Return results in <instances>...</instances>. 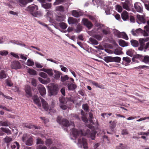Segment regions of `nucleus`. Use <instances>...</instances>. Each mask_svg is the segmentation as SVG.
<instances>
[{"instance_id":"obj_10","label":"nucleus","mask_w":149,"mask_h":149,"mask_svg":"<svg viewBox=\"0 0 149 149\" xmlns=\"http://www.w3.org/2000/svg\"><path fill=\"white\" fill-rule=\"evenodd\" d=\"M82 22L83 24L86 26L88 29L91 28L93 26V25L91 22L88 21L87 19H82Z\"/></svg>"},{"instance_id":"obj_50","label":"nucleus","mask_w":149,"mask_h":149,"mask_svg":"<svg viewBox=\"0 0 149 149\" xmlns=\"http://www.w3.org/2000/svg\"><path fill=\"white\" fill-rule=\"evenodd\" d=\"M82 26L80 24L77 25L76 29V32L77 33H79L82 31Z\"/></svg>"},{"instance_id":"obj_59","label":"nucleus","mask_w":149,"mask_h":149,"mask_svg":"<svg viewBox=\"0 0 149 149\" xmlns=\"http://www.w3.org/2000/svg\"><path fill=\"white\" fill-rule=\"evenodd\" d=\"M8 52L5 50L0 51V54L2 56H6L8 54Z\"/></svg>"},{"instance_id":"obj_35","label":"nucleus","mask_w":149,"mask_h":149,"mask_svg":"<svg viewBox=\"0 0 149 149\" xmlns=\"http://www.w3.org/2000/svg\"><path fill=\"white\" fill-rule=\"evenodd\" d=\"M76 87V86L72 84H71L68 86V89L70 90H72L75 89Z\"/></svg>"},{"instance_id":"obj_28","label":"nucleus","mask_w":149,"mask_h":149,"mask_svg":"<svg viewBox=\"0 0 149 149\" xmlns=\"http://www.w3.org/2000/svg\"><path fill=\"white\" fill-rule=\"evenodd\" d=\"M72 15L73 16L76 17H78L80 16L79 12L75 10H73L72 11Z\"/></svg>"},{"instance_id":"obj_45","label":"nucleus","mask_w":149,"mask_h":149,"mask_svg":"<svg viewBox=\"0 0 149 149\" xmlns=\"http://www.w3.org/2000/svg\"><path fill=\"white\" fill-rule=\"evenodd\" d=\"M121 60V58L119 57H113V62L120 63Z\"/></svg>"},{"instance_id":"obj_19","label":"nucleus","mask_w":149,"mask_h":149,"mask_svg":"<svg viewBox=\"0 0 149 149\" xmlns=\"http://www.w3.org/2000/svg\"><path fill=\"white\" fill-rule=\"evenodd\" d=\"M149 40V38L147 37L145 38H140L139 39V42L140 45L145 46V42Z\"/></svg>"},{"instance_id":"obj_2","label":"nucleus","mask_w":149,"mask_h":149,"mask_svg":"<svg viewBox=\"0 0 149 149\" xmlns=\"http://www.w3.org/2000/svg\"><path fill=\"white\" fill-rule=\"evenodd\" d=\"M38 7L37 6L33 4L28 6L26 10L28 11L32 15L36 17H38L42 15L41 13L38 11Z\"/></svg>"},{"instance_id":"obj_51","label":"nucleus","mask_w":149,"mask_h":149,"mask_svg":"<svg viewBox=\"0 0 149 149\" xmlns=\"http://www.w3.org/2000/svg\"><path fill=\"white\" fill-rule=\"evenodd\" d=\"M89 116L90 118V119L89 120V121L91 123L93 124H94V122H93V120H92V119L93 118V115L92 113H91L90 112L89 113Z\"/></svg>"},{"instance_id":"obj_47","label":"nucleus","mask_w":149,"mask_h":149,"mask_svg":"<svg viewBox=\"0 0 149 149\" xmlns=\"http://www.w3.org/2000/svg\"><path fill=\"white\" fill-rule=\"evenodd\" d=\"M114 53L116 55H119L121 54L122 51L120 49L117 48L114 50Z\"/></svg>"},{"instance_id":"obj_1","label":"nucleus","mask_w":149,"mask_h":149,"mask_svg":"<svg viewBox=\"0 0 149 149\" xmlns=\"http://www.w3.org/2000/svg\"><path fill=\"white\" fill-rule=\"evenodd\" d=\"M72 135L74 138L78 136H84L90 138L92 140L94 139L96 133V132L94 131H92L91 132L89 129L83 132L81 130H78L76 129H72Z\"/></svg>"},{"instance_id":"obj_63","label":"nucleus","mask_w":149,"mask_h":149,"mask_svg":"<svg viewBox=\"0 0 149 149\" xmlns=\"http://www.w3.org/2000/svg\"><path fill=\"white\" fill-rule=\"evenodd\" d=\"M102 32L103 34L107 35L109 33V31L108 30L104 29H102Z\"/></svg>"},{"instance_id":"obj_34","label":"nucleus","mask_w":149,"mask_h":149,"mask_svg":"<svg viewBox=\"0 0 149 149\" xmlns=\"http://www.w3.org/2000/svg\"><path fill=\"white\" fill-rule=\"evenodd\" d=\"M30 136L29 135L27 134H24L23 135L22 137V140L23 142L27 140Z\"/></svg>"},{"instance_id":"obj_54","label":"nucleus","mask_w":149,"mask_h":149,"mask_svg":"<svg viewBox=\"0 0 149 149\" xmlns=\"http://www.w3.org/2000/svg\"><path fill=\"white\" fill-rule=\"evenodd\" d=\"M6 82L7 85L11 87L13 85V84L9 79H6Z\"/></svg>"},{"instance_id":"obj_5","label":"nucleus","mask_w":149,"mask_h":149,"mask_svg":"<svg viewBox=\"0 0 149 149\" xmlns=\"http://www.w3.org/2000/svg\"><path fill=\"white\" fill-rule=\"evenodd\" d=\"M41 100L42 106L41 107L46 111H49V112L55 113L56 111L55 110H53L52 109H49L48 105L46 101H45L42 98H40Z\"/></svg>"},{"instance_id":"obj_11","label":"nucleus","mask_w":149,"mask_h":149,"mask_svg":"<svg viewBox=\"0 0 149 149\" xmlns=\"http://www.w3.org/2000/svg\"><path fill=\"white\" fill-rule=\"evenodd\" d=\"M34 103L36 104L40 109H41V105L40 100L37 95H34L33 97Z\"/></svg>"},{"instance_id":"obj_31","label":"nucleus","mask_w":149,"mask_h":149,"mask_svg":"<svg viewBox=\"0 0 149 149\" xmlns=\"http://www.w3.org/2000/svg\"><path fill=\"white\" fill-rule=\"evenodd\" d=\"M122 6L123 8L125 9L127 11L130 10V8H129L128 4L125 2H122Z\"/></svg>"},{"instance_id":"obj_52","label":"nucleus","mask_w":149,"mask_h":149,"mask_svg":"<svg viewBox=\"0 0 149 149\" xmlns=\"http://www.w3.org/2000/svg\"><path fill=\"white\" fill-rule=\"evenodd\" d=\"M117 148V149H127L126 146H123L122 143H120Z\"/></svg>"},{"instance_id":"obj_22","label":"nucleus","mask_w":149,"mask_h":149,"mask_svg":"<svg viewBox=\"0 0 149 149\" xmlns=\"http://www.w3.org/2000/svg\"><path fill=\"white\" fill-rule=\"evenodd\" d=\"M25 142L26 145L29 146H31L33 144V139L30 136Z\"/></svg>"},{"instance_id":"obj_44","label":"nucleus","mask_w":149,"mask_h":149,"mask_svg":"<svg viewBox=\"0 0 149 149\" xmlns=\"http://www.w3.org/2000/svg\"><path fill=\"white\" fill-rule=\"evenodd\" d=\"M143 61L146 63H149V56L146 55L144 56Z\"/></svg>"},{"instance_id":"obj_48","label":"nucleus","mask_w":149,"mask_h":149,"mask_svg":"<svg viewBox=\"0 0 149 149\" xmlns=\"http://www.w3.org/2000/svg\"><path fill=\"white\" fill-rule=\"evenodd\" d=\"M0 124L2 126L6 127L8 126V123L7 121H0Z\"/></svg>"},{"instance_id":"obj_43","label":"nucleus","mask_w":149,"mask_h":149,"mask_svg":"<svg viewBox=\"0 0 149 149\" xmlns=\"http://www.w3.org/2000/svg\"><path fill=\"white\" fill-rule=\"evenodd\" d=\"M114 34L115 35L117 36V37H118L119 38H121V33L118 31L116 30L114 31Z\"/></svg>"},{"instance_id":"obj_6","label":"nucleus","mask_w":149,"mask_h":149,"mask_svg":"<svg viewBox=\"0 0 149 149\" xmlns=\"http://www.w3.org/2000/svg\"><path fill=\"white\" fill-rule=\"evenodd\" d=\"M77 145L79 147H82L83 146L84 149H87V144L86 139L84 138H82V139H79Z\"/></svg>"},{"instance_id":"obj_23","label":"nucleus","mask_w":149,"mask_h":149,"mask_svg":"<svg viewBox=\"0 0 149 149\" xmlns=\"http://www.w3.org/2000/svg\"><path fill=\"white\" fill-rule=\"evenodd\" d=\"M19 145L18 143L15 141L11 144V148L12 149H19Z\"/></svg>"},{"instance_id":"obj_38","label":"nucleus","mask_w":149,"mask_h":149,"mask_svg":"<svg viewBox=\"0 0 149 149\" xmlns=\"http://www.w3.org/2000/svg\"><path fill=\"white\" fill-rule=\"evenodd\" d=\"M89 17L90 19L91 20L93 21V22L95 23H97V22L98 19L97 18H96L95 17L91 15H90L89 16Z\"/></svg>"},{"instance_id":"obj_9","label":"nucleus","mask_w":149,"mask_h":149,"mask_svg":"<svg viewBox=\"0 0 149 149\" xmlns=\"http://www.w3.org/2000/svg\"><path fill=\"white\" fill-rule=\"evenodd\" d=\"M38 87L40 94L42 96L44 97L46 94L45 88L44 86L41 84H39Z\"/></svg>"},{"instance_id":"obj_15","label":"nucleus","mask_w":149,"mask_h":149,"mask_svg":"<svg viewBox=\"0 0 149 149\" xmlns=\"http://www.w3.org/2000/svg\"><path fill=\"white\" fill-rule=\"evenodd\" d=\"M131 32L133 36H137L136 34H143V31L140 28L136 30H135L134 29H133L132 30Z\"/></svg>"},{"instance_id":"obj_56","label":"nucleus","mask_w":149,"mask_h":149,"mask_svg":"<svg viewBox=\"0 0 149 149\" xmlns=\"http://www.w3.org/2000/svg\"><path fill=\"white\" fill-rule=\"evenodd\" d=\"M64 0H56V1L54 3V5H56L61 4L63 2Z\"/></svg>"},{"instance_id":"obj_58","label":"nucleus","mask_w":149,"mask_h":149,"mask_svg":"<svg viewBox=\"0 0 149 149\" xmlns=\"http://www.w3.org/2000/svg\"><path fill=\"white\" fill-rule=\"evenodd\" d=\"M36 144H43L44 143L43 141L41 140L40 139L38 138L36 139Z\"/></svg>"},{"instance_id":"obj_55","label":"nucleus","mask_w":149,"mask_h":149,"mask_svg":"<svg viewBox=\"0 0 149 149\" xmlns=\"http://www.w3.org/2000/svg\"><path fill=\"white\" fill-rule=\"evenodd\" d=\"M56 20L58 22H62L63 21V19L62 16H59L56 17Z\"/></svg>"},{"instance_id":"obj_49","label":"nucleus","mask_w":149,"mask_h":149,"mask_svg":"<svg viewBox=\"0 0 149 149\" xmlns=\"http://www.w3.org/2000/svg\"><path fill=\"white\" fill-rule=\"evenodd\" d=\"M59 100L60 104H65L67 103V101L65 100L64 97H61L59 98Z\"/></svg>"},{"instance_id":"obj_62","label":"nucleus","mask_w":149,"mask_h":149,"mask_svg":"<svg viewBox=\"0 0 149 149\" xmlns=\"http://www.w3.org/2000/svg\"><path fill=\"white\" fill-rule=\"evenodd\" d=\"M37 149H47V147L42 145H40L37 146Z\"/></svg>"},{"instance_id":"obj_46","label":"nucleus","mask_w":149,"mask_h":149,"mask_svg":"<svg viewBox=\"0 0 149 149\" xmlns=\"http://www.w3.org/2000/svg\"><path fill=\"white\" fill-rule=\"evenodd\" d=\"M121 38H123V39L127 40L129 38L127 34L124 32H123L121 33Z\"/></svg>"},{"instance_id":"obj_41","label":"nucleus","mask_w":149,"mask_h":149,"mask_svg":"<svg viewBox=\"0 0 149 149\" xmlns=\"http://www.w3.org/2000/svg\"><path fill=\"white\" fill-rule=\"evenodd\" d=\"M59 26L61 28L63 29H65L67 27V24L63 22L60 23L59 24Z\"/></svg>"},{"instance_id":"obj_14","label":"nucleus","mask_w":149,"mask_h":149,"mask_svg":"<svg viewBox=\"0 0 149 149\" xmlns=\"http://www.w3.org/2000/svg\"><path fill=\"white\" fill-rule=\"evenodd\" d=\"M25 92L26 93V95L27 97H29L31 96V91L30 86L27 85L26 86Z\"/></svg>"},{"instance_id":"obj_26","label":"nucleus","mask_w":149,"mask_h":149,"mask_svg":"<svg viewBox=\"0 0 149 149\" xmlns=\"http://www.w3.org/2000/svg\"><path fill=\"white\" fill-rule=\"evenodd\" d=\"M130 42L132 45L135 47H138L139 45L138 41L134 40H131Z\"/></svg>"},{"instance_id":"obj_64","label":"nucleus","mask_w":149,"mask_h":149,"mask_svg":"<svg viewBox=\"0 0 149 149\" xmlns=\"http://www.w3.org/2000/svg\"><path fill=\"white\" fill-rule=\"evenodd\" d=\"M116 9L119 12H121L123 10L121 6L117 5L116 6Z\"/></svg>"},{"instance_id":"obj_61","label":"nucleus","mask_w":149,"mask_h":149,"mask_svg":"<svg viewBox=\"0 0 149 149\" xmlns=\"http://www.w3.org/2000/svg\"><path fill=\"white\" fill-rule=\"evenodd\" d=\"M82 108L84 110L86 111H88V108L87 104L83 105Z\"/></svg>"},{"instance_id":"obj_12","label":"nucleus","mask_w":149,"mask_h":149,"mask_svg":"<svg viewBox=\"0 0 149 149\" xmlns=\"http://www.w3.org/2000/svg\"><path fill=\"white\" fill-rule=\"evenodd\" d=\"M137 22L139 24H140L141 23L144 24L146 23V21L145 18L143 16L137 15Z\"/></svg>"},{"instance_id":"obj_33","label":"nucleus","mask_w":149,"mask_h":149,"mask_svg":"<svg viewBox=\"0 0 149 149\" xmlns=\"http://www.w3.org/2000/svg\"><path fill=\"white\" fill-rule=\"evenodd\" d=\"M26 127L29 129H33L35 128L36 129H38L40 128V127H36L34 125H33L31 124H28L26 125Z\"/></svg>"},{"instance_id":"obj_18","label":"nucleus","mask_w":149,"mask_h":149,"mask_svg":"<svg viewBox=\"0 0 149 149\" xmlns=\"http://www.w3.org/2000/svg\"><path fill=\"white\" fill-rule=\"evenodd\" d=\"M69 24H77L78 23L77 19L72 17H69L68 19Z\"/></svg>"},{"instance_id":"obj_17","label":"nucleus","mask_w":149,"mask_h":149,"mask_svg":"<svg viewBox=\"0 0 149 149\" xmlns=\"http://www.w3.org/2000/svg\"><path fill=\"white\" fill-rule=\"evenodd\" d=\"M46 72L48 74H53L54 73L55 74H61L59 72L56 70H53L51 69H47Z\"/></svg>"},{"instance_id":"obj_29","label":"nucleus","mask_w":149,"mask_h":149,"mask_svg":"<svg viewBox=\"0 0 149 149\" xmlns=\"http://www.w3.org/2000/svg\"><path fill=\"white\" fill-rule=\"evenodd\" d=\"M12 141V138L8 136H6L3 139V141L6 143H9Z\"/></svg>"},{"instance_id":"obj_30","label":"nucleus","mask_w":149,"mask_h":149,"mask_svg":"<svg viewBox=\"0 0 149 149\" xmlns=\"http://www.w3.org/2000/svg\"><path fill=\"white\" fill-rule=\"evenodd\" d=\"M104 60L107 63L113 62V57L106 56L104 57Z\"/></svg>"},{"instance_id":"obj_25","label":"nucleus","mask_w":149,"mask_h":149,"mask_svg":"<svg viewBox=\"0 0 149 149\" xmlns=\"http://www.w3.org/2000/svg\"><path fill=\"white\" fill-rule=\"evenodd\" d=\"M38 79L41 83L44 84H46L50 81V79H44L41 78L39 77Z\"/></svg>"},{"instance_id":"obj_37","label":"nucleus","mask_w":149,"mask_h":149,"mask_svg":"<svg viewBox=\"0 0 149 149\" xmlns=\"http://www.w3.org/2000/svg\"><path fill=\"white\" fill-rule=\"evenodd\" d=\"M89 40L93 44L97 45L98 44V41L94 38H89Z\"/></svg>"},{"instance_id":"obj_36","label":"nucleus","mask_w":149,"mask_h":149,"mask_svg":"<svg viewBox=\"0 0 149 149\" xmlns=\"http://www.w3.org/2000/svg\"><path fill=\"white\" fill-rule=\"evenodd\" d=\"M134 51L132 49H128L126 52L127 54L131 57L133 56Z\"/></svg>"},{"instance_id":"obj_53","label":"nucleus","mask_w":149,"mask_h":149,"mask_svg":"<svg viewBox=\"0 0 149 149\" xmlns=\"http://www.w3.org/2000/svg\"><path fill=\"white\" fill-rule=\"evenodd\" d=\"M52 141L51 139H47L45 142V145L47 146H49L52 143Z\"/></svg>"},{"instance_id":"obj_3","label":"nucleus","mask_w":149,"mask_h":149,"mask_svg":"<svg viewBox=\"0 0 149 149\" xmlns=\"http://www.w3.org/2000/svg\"><path fill=\"white\" fill-rule=\"evenodd\" d=\"M57 121L60 124L62 125L65 126H68L72 125L74 126V124L73 122H70V123L66 119H63L61 120V118L60 116L57 117Z\"/></svg>"},{"instance_id":"obj_13","label":"nucleus","mask_w":149,"mask_h":149,"mask_svg":"<svg viewBox=\"0 0 149 149\" xmlns=\"http://www.w3.org/2000/svg\"><path fill=\"white\" fill-rule=\"evenodd\" d=\"M3 132L6 133L7 134H10V131L8 128L4 127L0 128V136H3L4 135Z\"/></svg>"},{"instance_id":"obj_42","label":"nucleus","mask_w":149,"mask_h":149,"mask_svg":"<svg viewBox=\"0 0 149 149\" xmlns=\"http://www.w3.org/2000/svg\"><path fill=\"white\" fill-rule=\"evenodd\" d=\"M28 72L30 74H36V72L33 69L30 68L28 69Z\"/></svg>"},{"instance_id":"obj_39","label":"nucleus","mask_w":149,"mask_h":149,"mask_svg":"<svg viewBox=\"0 0 149 149\" xmlns=\"http://www.w3.org/2000/svg\"><path fill=\"white\" fill-rule=\"evenodd\" d=\"M26 65L29 66H33L34 65L33 61L30 59L27 60L26 63Z\"/></svg>"},{"instance_id":"obj_7","label":"nucleus","mask_w":149,"mask_h":149,"mask_svg":"<svg viewBox=\"0 0 149 149\" xmlns=\"http://www.w3.org/2000/svg\"><path fill=\"white\" fill-rule=\"evenodd\" d=\"M99 29L98 28L97 30L95 31L94 30H92V31L89 32V34L91 35L92 36L93 38H96L98 40H102L103 36H102L99 35L97 34V30Z\"/></svg>"},{"instance_id":"obj_40","label":"nucleus","mask_w":149,"mask_h":149,"mask_svg":"<svg viewBox=\"0 0 149 149\" xmlns=\"http://www.w3.org/2000/svg\"><path fill=\"white\" fill-rule=\"evenodd\" d=\"M68 100L69 101L74 103L77 100V98L72 96H71L68 97Z\"/></svg>"},{"instance_id":"obj_16","label":"nucleus","mask_w":149,"mask_h":149,"mask_svg":"<svg viewBox=\"0 0 149 149\" xmlns=\"http://www.w3.org/2000/svg\"><path fill=\"white\" fill-rule=\"evenodd\" d=\"M141 6V4L138 3H136L134 4V8L136 11L139 12L141 13L143 10Z\"/></svg>"},{"instance_id":"obj_57","label":"nucleus","mask_w":149,"mask_h":149,"mask_svg":"<svg viewBox=\"0 0 149 149\" xmlns=\"http://www.w3.org/2000/svg\"><path fill=\"white\" fill-rule=\"evenodd\" d=\"M56 9L57 10L63 12L64 11V8L62 6H61L57 7Z\"/></svg>"},{"instance_id":"obj_32","label":"nucleus","mask_w":149,"mask_h":149,"mask_svg":"<svg viewBox=\"0 0 149 149\" xmlns=\"http://www.w3.org/2000/svg\"><path fill=\"white\" fill-rule=\"evenodd\" d=\"M42 7L46 9H48L50 8L52 6L51 4L50 3H48L43 4L42 5Z\"/></svg>"},{"instance_id":"obj_20","label":"nucleus","mask_w":149,"mask_h":149,"mask_svg":"<svg viewBox=\"0 0 149 149\" xmlns=\"http://www.w3.org/2000/svg\"><path fill=\"white\" fill-rule=\"evenodd\" d=\"M121 16L122 19L124 21L127 20L129 18L128 13L126 11L122 13Z\"/></svg>"},{"instance_id":"obj_21","label":"nucleus","mask_w":149,"mask_h":149,"mask_svg":"<svg viewBox=\"0 0 149 149\" xmlns=\"http://www.w3.org/2000/svg\"><path fill=\"white\" fill-rule=\"evenodd\" d=\"M33 1V0H19L20 5L23 7L27 3Z\"/></svg>"},{"instance_id":"obj_24","label":"nucleus","mask_w":149,"mask_h":149,"mask_svg":"<svg viewBox=\"0 0 149 149\" xmlns=\"http://www.w3.org/2000/svg\"><path fill=\"white\" fill-rule=\"evenodd\" d=\"M119 44L120 46L122 47L127 46L128 45V44L127 42H125V41L121 39L119 40Z\"/></svg>"},{"instance_id":"obj_60","label":"nucleus","mask_w":149,"mask_h":149,"mask_svg":"<svg viewBox=\"0 0 149 149\" xmlns=\"http://www.w3.org/2000/svg\"><path fill=\"white\" fill-rule=\"evenodd\" d=\"M68 77L67 75H65L64 76H62L61 77V81L62 82L68 80Z\"/></svg>"},{"instance_id":"obj_8","label":"nucleus","mask_w":149,"mask_h":149,"mask_svg":"<svg viewBox=\"0 0 149 149\" xmlns=\"http://www.w3.org/2000/svg\"><path fill=\"white\" fill-rule=\"evenodd\" d=\"M11 67L12 69H17L20 68L21 66L18 61H15L11 62Z\"/></svg>"},{"instance_id":"obj_27","label":"nucleus","mask_w":149,"mask_h":149,"mask_svg":"<svg viewBox=\"0 0 149 149\" xmlns=\"http://www.w3.org/2000/svg\"><path fill=\"white\" fill-rule=\"evenodd\" d=\"M123 63H129L131 61V59L128 57H124L123 58Z\"/></svg>"},{"instance_id":"obj_4","label":"nucleus","mask_w":149,"mask_h":149,"mask_svg":"<svg viewBox=\"0 0 149 149\" xmlns=\"http://www.w3.org/2000/svg\"><path fill=\"white\" fill-rule=\"evenodd\" d=\"M49 95H56L58 91L57 85L54 84H52L49 86Z\"/></svg>"}]
</instances>
